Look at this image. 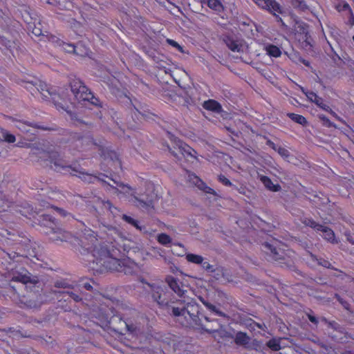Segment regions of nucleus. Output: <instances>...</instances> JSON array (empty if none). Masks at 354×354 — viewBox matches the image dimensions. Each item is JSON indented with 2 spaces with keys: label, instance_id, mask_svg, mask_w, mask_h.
<instances>
[{
  "label": "nucleus",
  "instance_id": "nucleus-3",
  "mask_svg": "<svg viewBox=\"0 0 354 354\" xmlns=\"http://www.w3.org/2000/svg\"><path fill=\"white\" fill-rule=\"evenodd\" d=\"M93 252L99 254L100 261H103L101 263L106 270L124 272L126 274L133 272L132 268L128 265V261L120 259L122 253L113 245H106L100 250L95 248Z\"/></svg>",
  "mask_w": 354,
  "mask_h": 354
},
{
  "label": "nucleus",
  "instance_id": "nucleus-38",
  "mask_svg": "<svg viewBox=\"0 0 354 354\" xmlns=\"http://www.w3.org/2000/svg\"><path fill=\"white\" fill-rule=\"evenodd\" d=\"M38 81L39 80L35 81V82L30 81L25 82V88L28 90L32 95H35L37 93V86Z\"/></svg>",
  "mask_w": 354,
  "mask_h": 354
},
{
  "label": "nucleus",
  "instance_id": "nucleus-18",
  "mask_svg": "<svg viewBox=\"0 0 354 354\" xmlns=\"http://www.w3.org/2000/svg\"><path fill=\"white\" fill-rule=\"evenodd\" d=\"M75 142L76 147H80L82 149L89 148L96 145L94 142L93 138L90 135H85L78 138Z\"/></svg>",
  "mask_w": 354,
  "mask_h": 354
},
{
  "label": "nucleus",
  "instance_id": "nucleus-4",
  "mask_svg": "<svg viewBox=\"0 0 354 354\" xmlns=\"http://www.w3.org/2000/svg\"><path fill=\"white\" fill-rule=\"evenodd\" d=\"M42 217L41 225L46 228L45 233L51 241H67L71 238V234L58 227L52 216L43 215Z\"/></svg>",
  "mask_w": 354,
  "mask_h": 354
},
{
  "label": "nucleus",
  "instance_id": "nucleus-50",
  "mask_svg": "<svg viewBox=\"0 0 354 354\" xmlns=\"http://www.w3.org/2000/svg\"><path fill=\"white\" fill-rule=\"evenodd\" d=\"M201 265L202 268L207 272H214L215 271L213 266L210 265L207 261H203V263Z\"/></svg>",
  "mask_w": 354,
  "mask_h": 354
},
{
  "label": "nucleus",
  "instance_id": "nucleus-15",
  "mask_svg": "<svg viewBox=\"0 0 354 354\" xmlns=\"http://www.w3.org/2000/svg\"><path fill=\"white\" fill-rule=\"evenodd\" d=\"M69 174L73 176H77L84 181L88 183H93L94 180H100V179L97 176L86 173L82 169L76 167H73L72 168H71Z\"/></svg>",
  "mask_w": 354,
  "mask_h": 354
},
{
  "label": "nucleus",
  "instance_id": "nucleus-19",
  "mask_svg": "<svg viewBox=\"0 0 354 354\" xmlns=\"http://www.w3.org/2000/svg\"><path fill=\"white\" fill-rule=\"evenodd\" d=\"M251 338L245 333L243 332H239L236 334L234 342L236 344L243 346L247 349Z\"/></svg>",
  "mask_w": 354,
  "mask_h": 354
},
{
  "label": "nucleus",
  "instance_id": "nucleus-25",
  "mask_svg": "<svg viewBox=\"0 0 354 354\" xmlns=\"http://www.w3.org/2000/svg\"><path fill=\"white\" fill-rule=\"evenodd\" d=\"M208 7L217 12H221L224 10V6L219 0H206Z\"/></svg>",
  "mask_w": 354,
  "mask_h": 354
},
{
  "label": "nucleus",
  "instance_id": "nucleus-41",
  "mask_svg": "<svg viewBox=\"0 0 354 354\" xmlns=\"http://www.w3.org/2000/svg\"><path fill=\"white\" fill-rule=\"evenodd\" d=\"M319 118L322 122L324 126L326 127L337 128L336 125L333 122H330V120L324 115H319Z\"/></svg>",
  "mask_w": 354,
  "mask_h": 354
},
{
  "label": "nucleus",
  "instance_id": "nucleus-24",
  "mask_svg": "<svg viewBox=\"0 0 354 354\" xmlns=\"http://www.w3.org/2000/svg\"><path fill=\"white\" fill-rule=\"evenodd\" d=\"M319 231L323 232V237L325 239L331 243L335 242V233L330 228L322 225L321 229Z\"/></svg>",
  "mask_w": 354,
  "mask_h": 354
},
{
  "label": "nucleus",
  "instance_id": "nucleus-63",
  "mask_svg": "<svg viewBox=\"0 0 354 354\" xmlns=\"http://www.w3.org/2000/svg\"><path fill=\"white\" fill-rule=\"evenodd\" d=\"M133 226H134L136 229L139 230L140 231H145V227H142L139 225L138 221H136V224H133Z\"/></svg>",
  "mask_w": 354,
  "mask_h": 354
},
{
  "label": "nucleus",
  "instance_id": "nucleus-9",
  "mask_svg": "<svg viewBox=\"0 0 354 354\" xmlns=\"http://www.w3.org/2000/svg\"><path fill=\"white\" fill-rule=\"evenodd\" d=\"M93 226L95 228H98L100 231L94 232L89 229H85L84 232V237L86 239H90L92 244H93L95 242H97V239H96V236H98L97 233H104L107 234V235H109V232H110V234L111 235L113 233H118V230L115 227L104 222L100 221V220L97 221L96 224L93 225Z\"/></svg>",
  "mask_w": 354,
  "mask_h": 354
},
{
  "label": "nucleus",
  "instance_id": "nucleus-26",
  "mask_svg": "<svg viewBox=\"0 0 354 354\" xmlns=\"http://www.w3.org/2000/svg\"><path fill=\"white\" fill-rule=\"evenodd\" d=\"M0 140L5 141L8 143H14L16 140V138L13 134L0 128Z\"/></svg>",
  "mask_w": 354,
  "mask_h": 354
},
{
  "label": "nucleus",
  "instance_id": "nucleus-64",
  "mask_svg": "<svg viewBox=\"0 0 354 354\" xmlns=\"http://www.w3.org/2000/svg\"><path fill=\"white\" fill-rule=\"evenodd\" d=\"M267 145H268V146H270V147H272V148L274 150H275V151H276V150H277V149L278 148V147L276 146V145H275L273 142H272L271 140H268V142H267Z\"/></svg>",
  "mask_w": 354,
  "mask_h": 354
},
{
  "label": "nucleus",
  "instance_id": "nucleus-22",
  "mask_svg": "<svg viewBox=\"0 0 354 354\" xmlns=\"http://www.w3.org/2000/svg\"><path fill=\"white\" fill-rule=\"evenodd\" d=\"M260 180L264 186L269 190L272 192H278L281 189V186L279 184L274 185L271 179L266 176H261Z\"/></svg>",
  "mask_w": 354,
  "mask_h": 354
},
{
  "label": "nucleus",
  "instance_id": "nucleus-16",
  "mask_svg": "<svg viewBox=\"0 0 354 354\" xmlns=\"http://www.w3.org/2000/svg\"><path fill=\"white\" fill-rule=\"evenodd\" d=\"M301 90L310 101L315 103L318 106L324 110H328V106L325 104L323 102L322 98L319 97L313 91H306L303 87H301Z\"/></svg>",
  "mask_w": 354,
  "mask_h": 354
},
{
  "label": "nucleus",
  "instance_id": "nucleus-28",
  "mask_svg": "<svg viewBox=\"0 0 354 354\" xmlns=\"http://www.w3.org/2000/svg\"><path fill=\"white\" fill-rule=\"evenodd\" d=\"M0 241L12 240L17 241L18 235L15 233H12L7 230H2L0 232Z\"/></svg>",
  "mask_w": 354,
  "mask_h": 354
},
{
  "label": "nucleus",
  "instance_id": "nucleus-33",
  "mask_svg": "<svg viewBox=\"0 0 354 354\" xmlns=\"http://www.w3.org/2000/svg\"><path fill=\"white\" fill-rule=\"evenodd\" d=\"M266 50L270 56L274 57H278L281 54V50L277 46L274 45H268L266 47Z\"/></svg>",
  "mask_w": 354,
  "mask_h": 354
},
{
  "label": "nucleus",
  "instance_id": "nucleus-47",
  "mask_svg": "<svg viewBox=\"0 0 354 354\" xmlns=\"http://www.w3.org/2000/svg\"><path fill=\"white\" fill-rule=\"evenodd\" d=\"M32 32L37 37L44 35L42 32L40 23H39L37 26H34V27L32 28Z\"/></svg>",
  "mask_w": 354,
  "mask_h": 354
},
{
  "label": "nucleus",
  "instance_id": "nucleus-35",
  "mask_svg": "<svg viewBox=\"0 0 354 354\" xmlns=\"http://www.w3.org/2000/svg\"><path fill=\"white\" fill-rule=\"evenodd\" d=\"M292 6L301 11H306L309 9L304 0H291Z\"/></svg>",
  "mask_w": 354,
  "mask_h": 354
},
{
  "label": "nucleus",
  "instance_id": "nucleus-55",
  "mask_svg": "<svg viewBox=\"0 0 354 354\" xmlns=\"http://www.w3.org/2000/svg\"><path fill=\"white\" fill-rule=\"evenodd\" d=\"M0 42L8 48L12 47V43L10 40L6 39L4 37L0 36Z\"/></svg>",
  "mask_w": 354,
  "mask_h": 354
},
{
  "label": "nucleus",
  "instance_id": "nucleus-40",
  "mask_svg": "<svg viewBox=\"0 0 354 354\" xmlns=\"http://www.w3.org/2000/svg\"><path fill=\"white\" fill-rule=\"evenodd\" d=\"M60 46L64 51L70 53H73L74 50H75V45H74L73 44H69L64 41H62V43L60 44Z\"/></svg>",
  "mask_w": 354,
  "mask_h": 354
},
{
  "label": "nucleus",
  "instance_id": "nucleus-57",
  "mask_svg": "<svg viewBox=\"0 0 354 354\" xmlns=\"http://www.w3.org/2000/svg\"><path fill=\"white\" fill-rule=\"evenodd\" d=\"M328 326L335 330H339L341 328L339 324L335 321H330Z\"/></svg>",
  "mask_w": 354,
  "mask_h": 354
},
{
  "label": "nucleus",
  "instance_id": "nucleus-27",
  "mask_svg": "<svg viewBox=\"0 0 354 354\" xmlns=\"http://www.w3.org/2000/svg\"><path fill=\"white\" fill-rule=\"evenodd\" d=\"M281 338H272L266 343V346L273 351H278L281 349Z\"/></svg>",
  "mask_w": 354,
  "mask_h": 354
},
{
  "label": "nucleus",
  "instance_id": "nucleus-59",
  "mask_svg": "<svg viewBox=\"0 0 354 354\" xmlns=\"http://www.w3.org/2000/svg\"><path fill=\"white\" fill-rule=\"evenodd\" d=\"M344 235L346 237V240L350 242L351 243H352L353 245H354V240L352 237V236L351 235L350 232H346L344 233Z\"/></svg>",
  "mask_w": 354,
  "mask_h": 354
},
{
  "label": "nucleus",
  "instance_id": "nucleus-2",
  "mask_svg": "<svg viewBox=\"0 0 354 354\" xmlns=\"http://www.w3.org/2000/svg\"><path fill=\"white\" fill-rule=\"evenodd\" d=\"M11 281L22 283L19 286H10L7 288V292L13 301L24 304L31 308L39 306L41 297L39 292L42 289V282L39 277L21 268L13 272Z\"/></svg>",
  "mask_w": 354,
  "mask_h": 354
},
{
  "label": "nucleus",
  "instance_id": "nucleus-54",
  "mask_svg": "<svg viewBox=\"0 0 354 354\" xmlns=\"http://www.w3.org/2000/svg\"><path fill=\"white\" fill-rule=\"evenodd\" d=\"M122 219L128 223L129 224L133 225V224H136V219L133 218L132 217L127 216L126 214H123L122 216Z\"/></svg>",
  "mask_w": 354,
  "mask_h": 354
},
{
  "label": "nucleus",
  "instance_id": "nucleus-12",
  "mask_svg": "<svg viewBox=\"0 0 354 354\" xmlns=\"http://www.w3.org/2000/svg\"><path fill=\"white\" fill-rule=\"evenodd\" d=\"M198 319L201 321V323L202 324V326H196V325H188L185 326L186 327L192 326L198 329H201L208 333H212L218 330L217 326L218 323L217 321L215 319H210L207 316H203L202 314L198 312Z\"/></svg>",
  "mask_w": 354,
  "mask_h": 354
},
{
  "label": "nucleus",
  "instance_id": "nucleus-30",
  "mask_svg": "<svg viewBox=\"0 0 354 354\" xmlns=\"http://www.w3.org/2000/svg\"><path fill=\"white\" fill-rule=\"evenodd\" d=\"M292 121L301 124L303 126H306L307 124L306 119L301 115L295 114L293 113H288L287 115Z\"/></svg>",
  "mask_w": 354,
  "mask_h": 354
},
{
  "label": "nucleus",
  "instance_id": "nucleus-58",
  "mask_svg": "<svg viewBox=\"0 0 354 354\" xmlns=\"http://www.w3.org/2000/svg\"><path fill=\"white\" fill-rule=\"evenodd\" d=\"M89 102H91V103L96 106H100V100L95 97L93 94L91 93V96H90V99L88 100Z\"/></svg>",
  "mask_w": 354,
  "mask_h": 354
},
{
  "label": "nucleus",
  "instance_id": "nucleus-43",
  "mask_svg": "<svg viewBox=\"0 0 354 354\" xmlns=\"http://www.w3.org/2000/svg\"><path fill=\"white\" fill-rule=\"evenodd\" d=\"M187 178H188V180L192 183V184L195 185H197L199 187V185L198 183H201V179L196 176L194 174H191V173H189L188 174V176H187Z\"/></svg>",
  "mask_w": 354,
  "mask_h": 354
},
{
  "label": "nucleus",
  "instance_id": "nucleus-53",
  "mask_svg": "<svg viewBox=\"0 0 354 354\" xmlns=\"http://www.w3.org/2000/svg\"><path fill=\"white\" fill-rule=\"evenodd\" d=\"M167 43L169 44L171 46L176 48L179 51L183 52V48L174 40L168 39L167 40Z\"/></svg>",
  "mask_w": 354,
  "mask_h": 354
},
{
  "label": "nucleus",
  "instance_id": "nucleus-60",
  "mask_svg": "<svg viewBox=\"0 0 354 354\" xmlns=\"http://www.w3.org/2000/svg\"><path fill=\"white\" fill-rule=\"evenodd\" d=\"M28 126H31L35 129H41V130H50L49 128H47V127H44V126H41V125H39V124H28Z\"/></svg>",
  "mask_w": 354,
  "mask_h": 354
},
{
  "label": "nucleus",
  "instance_id": "nucleus-13",
  "mask_svg": "<svg viewBox=\"0 0 354 354\" xmlns=\"http://www.w3.org/2000/svg\"><path fill=\"white\" fill-rule=\"evenodd\" d=\"M165 282L170 289L180 297L179 299L186 300L185 295L187 290L185 289V286L182 282L172 276H167L165 278ZM187 301L189 300L187 299Z\"/></svg>",
  "mask_w": 354,
  "mask_h": 354
},
{
  "label": "nucleus",
  "instance_id": "nucleus-46",
  "mask_svg": "<svg viewBox=\"0 0 354 354\" xmlns=\"http://www.w3.org/2000/svg\"><path fill=\"white\" fill-rule=\"evenodd\" d=\"M179 151H181V153L183 154V152H185V153H187V155L190 156H194V154L192 153V152H194V153H196V151H194L192 148H191L189 146H185V147H179Z\"/></svg>",
  "mask_w": 354,
  "mask_h": 354
},
{
  "label": "nucleus",
  "instance_id": "nucleus-52",
  "mask_svg": "<svg viewBox=\"0 0 354 354\" xmlns=\"http://www.w3.org/2000/svg\"><path fill=\"white\" fill-rule=\"evenodd\" d=\"M335 297L346 309H348L349 304L347 301H344L338 294L335 295Z\"/></svg>",
  "mask_w": 354,
  "mask_h": 354
},
{
  "label": "nucleus",
  "instance_id": "nucleus-17",
  "mask_svg": "<svg viewBox=\"0 0 354 354\" xmlns=\"http://www.w3.org/2000/svg\"><path fill=\"white\" fill-rule=\"evenodd\" d=\"M223 42L226 44V46L233 52H241L243 51V45L241 43L233 39L230 36H224L223 37Z\"/></svg>",
  "mask_w": 354,
  "mask_h": 354
},
{
  "label": "nucleus",
  "instance_id": "nucleus-21",
  "mask_svg": "<svg viewBox=\"0 0 354 354\" xmlns=\"http://www.w3.org/2000/svg\"><path fill=\"white\" fill-rule=\"evenodd\" d=\"M203 106L205 109L212 111L216 113H219L222 111L221 105L214 100H209L204 102Z\"/></svg>",
  "mask_w": 354,
  "mask_h": 354
},
{
  "label": "nucleus",
  "instance_id": "nucleus-48",
  "mask_svg": "<svg viewBox=\"0 0 354 354\" xmlns=\"http://www.w3.org/2000/svg\"><path fill=\"white\" fill-rule=\"evenodd\" d=\"M276 151L283 158H288L290 156L289 151L286 149H285L283 147H278V148L277 149Z\"/></svg>",
  "mask_w": 354,
  "mask_h": 354
},
{
  "label": "nucleus",
  "instance_id": "nucleus-5",
  "mask_svg": "<svg viewBox=\"0 0 354 354\" xmlns=\"http://www.w3.org/2000/svg\"><path fill=\"white\" fill-rule=\"evenodd\" d=\"M262 246L266 254L270 256L272 261L278 262L281 264V267L291 270H294L293 260L283 249L268 242L263 243Z\"/></svg>",
  "mask_w": 354,
  "mask_h": 354
},
{
  "label": "nucleus",
  "instance_id": "nucleus-23",
  "mask_svg": "<svg viewBox=\"0 0 354 354\" xmlns=\"http://www.w3.org/2000/svg\"><path fill=\"white\" fill-rule=\"evenodd\" d=\"M47 3L53 6H57L60 10H70L73 8L71 1H68L63 3L59 0H49Z\"/></svg>",
  "mask_w": 354,
  "mask_h": 354
},
{
  "label": "nucleus",
  "instance_id": "nucleus-49",
  "mask_svg": "<svg viewBox=\"0 0 354 354\" xmlns=\"http://www.w3.org/2000/svg\"><path fill=\"white\" fill-rule=\"evenodd\" d=\"M218 180L226 186H234L232 183L224 175H219L218 176Z\"/></svg>",
  "mask_w": 354,
  "mask_h": 354
},
{
  "label": "nucleus",
  "instance_id": "nucleus-61",
  "mask_svg": "<svg viewBox=\"0 0 354 354\" xmlns=\"http://www.w3.org/2000/svg\"><path fill=\"white\" fill-rule=\"evenodd\" d=\"M103 205L105 208H107L110 211H111L113 205L109 201H103Z\"/></svg>",
  "mask_w": 354,
  "mask_h": 354
},
{
  "label": "nucleus",
  "instance_id": "nucleus-1",
  "mask_svg": "<svg viewBox=\"0 0 354 354\" xmlns=\"http://www.w3.org/2000/svg\"><path fill=\"white\" fill-rule=\"evenodd\" d=\"M150 288L149 294L159 309L171 317L182 326H202L198 319L199 305L192 299H177L171 297L166 286L147 283Z\"/></svg>",
  "mask_w": 354,
  "mask_h": 354
},
{
  "label": "nucleus",
  "instance_id": "nucleus-56",
  "mask_svg": "<svg viewBox=\"0 0 354 354\" xmlns=\"http://www.w3.org/2000/svg\"><path fill=\"white\" fill-rule=\"evenodd\" d=\"M113 181L114 182L115 184L117 185V186H118L119 187L122 188V189L124 192H128V191L131 189L130 187H129L128 185H124L122 183L116 182L114 180H113Z\"/></svg>",
  "mask_w": 354,
  "mask_h": 354
},
{
  "label": "nucleus",
  "instance_id": "nucleus-39",
  "mask_svg": "<svg viewBox=\"0 0 354 354\" xmlns=\"http://www.w3.org/2000/svg\"><path fill=\"white\" fill-rule=\"evenodd\" d=\"M54 286L57 288H64V289L73 288V286L71 285H70L67 282V281L65 279H61V280L56 281L54 283Z\"/></svg>",
  "mask_w": 354,
  "mask_h": 354
},
{
  "label": "nucleus",
  "instance_id": "nucleus-51",
  "mask_svg": "<svg viewBox=\"0 0 354 354\" xmlns=\"http://www.w3.org/2000/svg\"><path fill=\"white\" fill-rule=\"evenodd\" d=\"M306 316L308 317V319L313 323L315 325H317L318 324V319L317 318L313 315V310H310L309 313H306Z\"/></svg>",
  "mask_w": 354,
  "mask_h": 354
},
{
  "label": "nucleus",
  "instance_id": "nucleus-11",
  "mask_svg": "<svg viewBox=\"0 0 354 354\" xmlns=\"http://www.w3.org/2000/svg\"><path fill=\"white\" fill-rule=\"evenodd\" d=\"M48 157L50 162L54 165V169L57 171L67 170L70 172L71 168L68 162L64 159L62 154L56 150H50L47 151Z\"/></svg>",
  "mask_w": 354,
  "mask_h": 354
},
{
  "label": "nucleus",
  "instance_id": "nucleus-20",
  "mask_svg": "<svg viewBox=\"0 0 354 354\" xmlns=\"http://www.w3.org/2000/svg\"><path fill=\"white\" fill-rule=\"evenodd\" d=\"M295 30L298 33L304 35V41L310 45L309 41L310 37L308 32V26L304 22H297Z\"/></svg>",
  "mask_w": 354,
  "mask_h": 354
},
{
  "label": "nucleus",
  "instance_id": "nucleus-14",
  "mask_svg": "<svg viewBox=\"0 0 354 354\" xmlns=\"http://www.w3.org/2000/svg\"><path fill=\"white\" fill-rule=\"evenodd\" d=\"M254 1L259 6L268 10L274 15L275 12H282L280 5L274 0H254Z\"/></svg>",
  "mask_w": 354,
  "mask_h": 354
},
{
  "label": "nucleus",
  "instance_id": "nucleus-31",
  "mask_svg": "<svg viewBox=\"0 0 354 354\" xmlns=\"http://www.w3.org/2000/svg\"><path fill=\"white\" fill-rule=\"evenodd\" d=\"M186 259L187 261L195 264H201L204 260L202 256L192 253L186 255Z\"/></svg>",
  "mask_w": 354,
  "mask_h": 354
},
{
  "label": "nucleus",
  "instance_id": "nucleus-42",
  "mask_svg": "<svg viewBox=\"0 0 354 354\" xmlns=\"http://www.w3.org/2000/svg\"><path fill=\"white\" fill-rule=\"evenodd\" d=\"M59 292L62 293V294L68 295L76 302L80 301L82 299V297L80 295H78L73 291L66 290V291Z\"/></svg>",
  "mask_w": 354,
  "mask_h": 354
},
{
  "label": "nucleus",
  "instance_id": "nucleus-8",
  "mask_svg": "<svg viewBox=\"0 0 354 354\" xmlns=\"http://www.w3.org/2000/svg\"><path fill=\"white\" fill-rule=\"evenodd\" d=\"M71 90L74 95L75 99L80 102L89 100L91 92L88 88L79 78H71L69 82Z\"/></svg>",
  "mask_w": 354,
  "mask_h": 354
},
{
  "label": "nucleus",
  "instance_id": "nucleus-44",
  "mask_svg": "<svg viewBox=\"0 0 354 354\" xmlns=\"http://www.w3.org/2000/svg\"><path fill=\"white\" fill-rule=\"evenodd\" d=\"M109 156L111 161L113 162V163H114L116 166H118V167L121 166V162L119 160L118 156L117 155V153L115 152L111 151L110 153H109Z\"/></svg>",
  "mask_w": 354,
  "mask_h": 354
},
{
  "label": "nucleus",
  "instance_id": "nucleus-7",
  "mask_svg": "<svg viewBox=\"0 0 354 354\" xmlns=\"http://www.w3.org/2000/svg\"><path fill=\"white\" fill-rule=\"evenodd\" d=\"M106 326L118 333H122L123 328L132 334H138L140 331V328L133 324H129L123 321L119 316L113 315L109 319H105Z\"/></svg>",
  "mask_w": 354,
  "mask_h": 354
},
{
  "label": "nucleus",
  "instance_id": "nucleus-45",
  "mask_svg": "<svg viewBox=\"0 0 354 354\" xmlns=\"http://www.w3.org/2000/svg\"><path fill=\"white\" fill-rule=\"evenodd\" d=\"M52 207L54 208L56 210V212L64 218L72 217V215L70 212H67L66 210L62 208L54 206H53Z\"/></svg>",
  "mask_w": 354,
  "mask_h": 354
},
{
  "label": "nucleus",
  "instance_id": "nucleus-32",
  "mask_svg": "<svg viewBox=\"0 0 354 354\" xmlns=\"http://www.w3.org/2000/svg\"><path fill=\"white\" fill-rule=\"evenodd\" d=\"M263 348L262 343L256 339L250 340L247 348L248 350H254L256 351H262Z\"/></svg>",
  "mask_w": 354,
  "mask_h": 354
},
{
  "label": "nucleus",
  "instance_id": "nucleus-29",
  "mask_svg": "<svg viewBox=\"0 0 354 354\" xmlns=\"http://www.w3.org/2000/svg\"><path fill=\"white\" fill-rule=\"evenodd\" d=\"M75 50H74V54L78 55V56H81V57H84V56H86L88 55V49L84 46L83 45L82 43H77L75 46Z\"/></svg>",
  "mask_w": 354,
  "mask_h": 354
},
{
  "label": "nucleus",
  "instance_id": "nucleus-10",
  "mask_svg": "<svg viewBox=\"0 0 354 354\" xmlns=\"http://www.w3.org/2000/svg\"><path fill=\"white\" fill-rule=\"evenodd\" d=\"M154 196L153 194H143L139 196H133V205L142 211L152 213L154 210Z\"/></svg>",
  "mask_w": 354,
  "mask_h": 354
},
{
  "label": "nucleus",
  "instance_id": "nucleus-62",
  "mask_svg": "<svg viewBox=\"0 0 354 354\" xmlns=\"http://www.w3.org/2000/svg\"><path fill=\"white\" fill-rule=\"evenodd\" d=\"M325 111L329 112L337 120L342 121V119L329 106H328V110H325Z\"/></svg>",
  "mask_w": 354,
  "mask_h": 354
},
{
  "label": "nucleus",
  "instance_id": "nucleus-37",
  "mask_svg": "<svg viewBox=\"0 0 354 354\" xmlns=\"http://www.w3.org/2000/svg\"><path fill=\"white\" fill-rule=\"evenodd\" d=\"M204 306L208 309L211 312H213L214 313H216L217 315L220 316V317H225L226 315L224 313H223L222 311L219 310L216 306L212 304L211 303L207 301V302H204Z\"/></svg>",
  "mask_w": 354,
  "mask_h": 354
},
{
  "label": "nucleus",
  "instance_id": "nucleus-6",
  "mask_svg": "<svg viewBox=\"0 0 354 354\" xmlns=\"http://www.w3.org/2000/svg\"><path fill=\"white\" fill-rule=\"evenodd\" d=\"M37 91L42 95L44 99L51 100L57 109H61L63 111L67 112V113L70 115L72 120H77L78 122H82V121L77 118L76 114L72 113V111L68 109V106L66 105L65 102L62 103L59 102L57 100V98H58L59 96L56 94L55 91L52 88L49 87L46 83L41 81H38Z\"/></svg>",
  "mask_w": 354,
  "mask_h": 354
},
{
  "label": "nucleus",
  "instance_id": "nucleus-34",
  "mask_svg": "<svg viewBox=\"0 0 354 354\" xmlns=\"http://www.w3.org/2000/svg\"><path fill=\"white\" fill-rule=\"evenodd\" d=\"M301 223L306 226H309L311 228L319 231L321 229L322 225L316 223L314 220L308 218H304L301 220Z\"/></svg>",
  "mask_w": 354,
  "mask_h": 354
},
{
  "label": "nucleus",
  "instance_id": "nucleus-36",
  "mask_svg": "<svg viewBox=\"0 0 354 354\" xmlns=\"http://www.w3.org/2000/svg\"><path fill=\"white\" fill-rule=\"evenodd\" d=\"M157 241L163 245H167L171 242V237L165 233H161L158 235Z\"/></svg>",
  "mask_w": 354,
  "mask_h": 354
}]
</instances>
